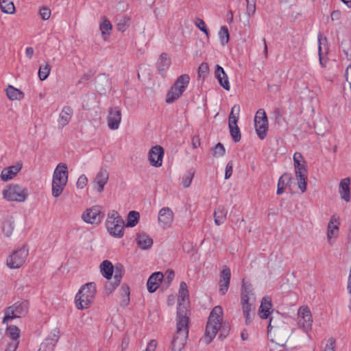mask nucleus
Returning <instances> with one entry per match:
<instances>
[{
  "label": "nucleus",
  "mask_w": 351,
  "mask_h": 351,
  "mask_svg": "<svg viewBox=\"0 0 351 351\" xmlns=\"http://www.w3.org/2000/svg\"><path fill=\"white\" fill-rule=\"evenodd\" d=\"M230 330L228 322H223V309L220 306H215L211 311L206 326L204 341L209 344L219 332L221 340L227 337Z\"/></svg>",
  "instance_id": "1"
},
{
  "label": "nucleus",
  "mask_w": 351,
  "mask_h": 351,
  "mask_svg": "<svg viewBox=\"0 0 351 351\" xmlns=\"http://www.w3.org/2000/svg\"><path fill=\"white\" fill-rule=\"evenodd\" d=\"M191 311L180 306L176 312V331L171 341L173 351H182L188 339Z\"/></svg>",
  "instance_id": "2"
},
{
  "label": "nucleus",
  "mask_w": 351,
  "mask_h": 351,
  "mask_svg": "<svg viewBox=\"0 0 351 351\" xmlns=\"http://www.w3.org/2000/svg\"><path fill=\"white\" fill-rule=\"evenodd\" d=\"M256 297L253 285L250 282L245 281V278H243L241 288V303L247 325L250 324L254 319L255 314L253 306Z\"/></svg>",
  "instance_id": "3"
},
{
  "label": "nucleus",
  "mask_w": 351,
  "mask_h": 351,
  "mask_svg": "<svg viewBox=\"0 0 351 351\" xmlns=\"http://www.w3.org/2000/svg\"><path fill=\"white\" fill-rule=\"evenodd\" d=\"M97 289L93 282L82 285L75 297V305L78 310L88 308L93 303Z\"/></svg>",
  "instance_id": "4"
},
{
  "label": "nucleus",
  "mask_w": 351,
  "mask_h": 351,
  "mask_svg": "<svg viewBox=\"0 0 351 351\" xmlns=\"http://www.w3.org/2000/svg\"><path fill=\"white\" fill-rule=\"evenodd\" d=\"M69 171L66 163L60 162L56 167L52 178L51 193L58 197L63 192L68 182Z\"/></svg>",
  "instance_id": "5"
},
{
  "label": "nucleus",
  "mask_w": 351,
  "mask_h": 351,
  "mask_svg": "<svg viewBox=\"0 0 351 351\" xmlns=\"http://www.w3.org/2000/svg\"><path fill=\"white\" fill-rule=\"evenodd\" d=\"M293 164L295 174L298 181V186L302 193L306 192L307 186V167L303 156L300 152H295L293 154Z\"/></svg>",
  "instance_id": "6"
},
{
  "label": "nucleus",
  "mask_w": 351,
  "mask_h": 351,
  "mask_svg": "<svg viewBox=\"0 0 351 351\" xmlns=\"http://www.w3.org/2000/svg\"><path fill=\"white\" fill-rule=\"evenodd\" d=\"M190 82V76L188 74L180 75L166 94L165 101L172 104L178 99L186 90Z\"/></svg>",
  "instance_id": "7"
},
{
  "label": "nucleus",
  "mask_w": 351,
  "mask_h": 351,
  "mask_svg": "<svg viewBox=\"0 0 351 351\" xmlns=\"http://www.w3.org/2000/svg\"><path fill=\"white\" fill-rule=\"evenodd\" d=\"M125 222L121 216L116 210L108 213L106 220V227L109 234L116 238H121L124 235Z\"/></svg>",
  "instance_id": "8"
},
{
  "label": "nucleus",
  "mask_w": 351,
  "mask_h": 351,
  "mask_svg": "<svg viewBox=\"0 0 351 351\" xmlns=\"http://www.w3.org/2000/svg\"><path fill=\"white\" fill-rule=\"evenodd\" d=\"M29 308V302L27 300L21 299L14 302L5 308L3 323H8L15 318L25 317L28 313Z\"/></svg>",
  "instance_id": "9"
},
{
  "label": "nucleus",
  "mask_w": 351,
  "mask_h": 351,
  "mask_svg": "<svg viewBox=\"0 0 351 351\" xmlns=\"http://www.w3.org/2000/svg\"><path fill=\"white\" fill-rule=\"evenodd\" d=\"M3 197L9 202H24L28 196L27 189L19 184H10L3 189Z\"/></svg>",
  "instance_id": "10"
},
{
  "label": "nucleus",
  "mask_w": 351,
  "mask_h": 351,
  "mask_svg": "<svg viewBox=\"0 0 351 351\" xmlns=\"http://www.w3.org/2000/svg\"><path fill=\"white\" fill-rule=\"evenodd\" d=\"M29 254L27 244L14 250L6 260L7 266L10 269L20 268L25 262Z\"/></svg>",
  "instance_id": "11"
},
{
  "label": "nucleus",
  "mask_w": 351,
  "mask_h": 351,
  "mask_svg": "<svg viewBox=\"0 0 351 351\" xmlns=\"http://www.w3.org/2000/svg\"><path fill=\"white\" fill-rule=\"evenodd\" d=\"M104 217V213L99 206H93L83 212L82 219L87 223L97 225L101 223Z\"/></svg>",
  "instance_id": "12"
},
{
  "label": "nucleus",
  "mask_w": 351,
  "mask_h": 351,
  "mask_svg": "<svg viewBox=\"0 0 351 351\" xmlns=\"http://www.w3.org/2000/svg\"><path fill=\"white\" fill-rule=\"evenodd\" d=\"M298 325L306 330L311 329L313 317L308 306H302L298 310Z\"/></svg>",
  "instance_id": "13"
},
{
  "label": "nucleus",
  "mask_w": 351,
  "mask_h": 351,
  "mask_svg": "<svg viewBox=\"0 0 351 351\" xmlns=\"http://www.w3.org/2000/svg\"><path fill=\"white\" fill-rule=\"evenodd\" d=\"M164 149L160 145L152 147L148 153V160L151 165L160 167L162 164V158L164 156Z\"/></svg>",
  "instance_id": "14"
},
{
  "label": "nucleus",
  "mask_w": 351,
  "mask_h": 351,
  "mask_svg": "<svg viewBox=\"0 0 351 351\" xmlns=\"http://www.w3.org/2000/svg\"><path fill=\"white\" fill-rule=\"evenodd\" d=\"M108 125L111 130L119 128L121 121V110L120 107L110 108L107 117Z\"/></svg>",
  "instance_id": "15"
},
{
  "label": "nucleus",
  "mask_w": 351,
  "mask_h": 351,
  "mask_svg": "<svg viewBox=\"0 0 351 351\" xmlns=\"http://www.w3.org/2000/svg\"><path fill=\"white\" fill-rule=\"evenodd\" d=\"M231 271L228 267L223 268L220 272L219 281V293L225 295L230 285Z\"/></svg>",
  "instance_id": "16"
},
{
  "label": "nucleus",
  "mask_w": 351,
  "mask_h": 351,
  "mask_svg": "<svg viewBox=\"0 0 351 351\" xmlns=\"http://www.w3.org/2000/svg\"><path fill=\"white\" fill-rule=\"evenodd\" d=\"M174 215L171 208L163 207L158 213V223L164 229L169 228L173 221Z\"/></svg>",
  "instance_id": "17"
},
{
  "label": "nucleus",
  "mask_w": 351,
  "mask_h": 351,
  "mask_svg": "<svg viewBox=\"0 0 351 351\" xmlns=\"http://www.w3.org/2000/svg\"><path fill=\"white\" fill-rule=\"evenodd\" d=\"M189 298V293L188 290L187 285L185 282L182 281L180 284V289L178 291V306L177 311L180 306H184L187 311H190L189 302L185 303L186 300H188Z\"/></svg>",
  "instance_id": "18"
},
{
  "label": "nucleus",
  "mask_w": 351,
  "mask_h": 351,
  "mask_svg": "<svg viewBox=\"0 0 351 351\" xmlns=\"http://www.w3.org/2000/svg\"><path fill=\"white\" fill-rule=\"evenodd\" d=\"M22 167V162H19L15 165L4 168L1 173V179L4 182L12 180L21 170Z\"/></svg>",
  "instance_id": "19"
},
{
  "label": "nucleus",
  "mask_w": 351,
  "mask_h": 351,
  "mask_svg": "<svg viewBox=\"0 0 351 351\" xmlns=\"http://www.w3.org/2000/svg\"><path fill=\"white\" fill-rule=\"evenodd\" d=\"M164 278V275L160 271L153 273L147 280V287L149 293H154L159 287Z\"/></svg>",
  "instance_id": "20"
},
{
  "label": "nucleus",
  "mask_w": 351,
  "mask_h": 351,
  "mask_svg": "<svg viewBox=\"0 0 351 351\" xmlns=\"http://www.w3.org/2000/svg\"><path fill=\"white\" fill-rule=\"evenodd\" d=\"M350 182V178H346L342 179L339 183V193L341 198L346 202H350L351 200Z\"/></svg>",
  "instance_id": "21"
},
{
  "label": "nucleus",
  "mask_w": 351,
  "mask_h": 351,
  "mask_svg": "<svg viewBox=\"0 0 351 351\" xmlns=\"http://www.w3.org/2000/svg\"><path fill=\"white\" fill-rule=\"evenodd\" d=\"M271 299L269 296H265L261 303L258 315L261 319H267L273 311Z\"/></svg>",
  "instance_id": "22"
},
{
  "label": "nucleus",
  "mask_w": 351,
  "mask_h": 351,
  "mask_svg": "<svg viewBox=\"0 0 351 351\" xmlns=\"http://www.w3.org/2000/svg\"><path fill=\"white\" fill-rule=\"evenodd\" d=\"M215 77L218 80L219 84L226 90H230V85L227 74L222 66L216 65L215 71Z\"/></svg>",
  "instance_id": "23"
},
{
  "label": "nucleus",
  "mask_w": 351,
  "mask_h": 351,
  "mask_svg": "<svg viewBox=\"0 0 351 351\" xmlns=\"http://www.w3.org/2000/svg\"><path fill=\"white\" fill-rule=\"evenodd\" d=\"M171 59L168 58V55L167 53H162L160 55L159 59L156 63V67L158 71V73L161 76H165L167 71L169 69L171 65Z\"/></svg>",
  "instance_id": "24"
},
{
  "label": "nucleus",
  "mask_w": 351,
  "mask_h": 351,
  "mask_svg": "<svg viewBox=\"0 0 351 351\" xmlns=\"http://www.w3.org/2000/svg\"><path fill=\"white\" fill-rule=\"evenodd\" d=\"M108 180V173L106 169H101L97 173L95 179V189L98 192L104 191V186L106 184Z\"/></svg>",
  "instance_id": "25"
},
{
  "label": "nucleus",
  "mask_w": 351,
  "mask_h": 351,
  "mask_svg": "<svg viewBox=\"0 0 351 351\" xmlns=\"http://www.w3.org/2000/svg\"><path fill=\"white\" fill-rule=\"evenodd\" d=\"M73 114V110L70 106H64L60 113L58 123L62 127L66 126L71 121Z\"/></svg>",
  "instance_id": "26"
},
{
  "label": "nucleus",
  "mask_w": 351,
  "mask_h": 351,
  "mask_svg": "<svg viewBox=\"0 0 351 351\" xmlns=\"http://www.w3.org/2000/svg\"><path fill=\"white\" fill-rule=\"evenodd\" d=\"M291 180V174L289 173H284L278 179L276 194H282L285 192L287 186L290 184Z\"/></svg>",
  "instance_id": "27"
},
{
  "label": "nucleus",
  "mask_w": 351,
  "mask_h": 351,
  "mask_svg": "<svg viewBox=\"0 0 351 351\" xmlns=\"http://www.w3.org/2000/svg\"><path fill=\"white\" fill-rule=\"evenodd\" d=\"M114 282L113 283H110L109 285H112V288L111 290H114L120 284L121 279L124 275L125 270L122 264L117 263L116 264L114 269Z\"/></svg>",
  "instance_id": "28"
},
{
  "label": "nucleus",
  "mask_w": 351,
  "mask_h": 351,
  "mask_svg": "<svg viewBox=\"0 0 351 351\" xmlns=\"http://www.w3.org/2000/svg\"><path fill=\"white\" fill-rule=\"evenodd\" d=\"M228 210L223 206H219L214 211V221L217 226L223 224L226 220Z\"/></svg>",
  "instance_id": "29"
},
{
  "label": "nucleus",
  "mask_w": 351,
  "mask_h": 351,
  "mask_svg": "<svg viewBox=\"0 0 351 351\" xmlns=\"http://www.w3.org/2000/svg\"><path fill=\"white\" fill-rule=\"evenodd\" d=\"M339 219L332 215L327 227V237L330 240L332 236H337L339 230Z\"/></svg>",
  "instance_id": "30"
},
{
  "label": "nucleus",
  "mask_w": 351,
  "mask_h": 351,
  "mask_svg": "<svg viewBox=\"0 0 351 351\" xmlns=\"http://www.w3.org/2000/svg\"><path fill=\"white\" fill-rule=\"evenodd\" d=\"M138 246L142 250H147L153 245V239L145 233L138 234L136 238Z\"/></svg>",
  "instance_id": "31"
},
{
  "label": "nucleus",
  "mask_w": 351,
  "mask_h": 351,
  "mask_svg": "<svg viewBox=\"0 0 351 351\" xmlns=\"http://www.w3.org/2000/svg\"><path fill=\"white\" fill-rule=\"evenodd\" d=\"M6 95L11 101L21 100L24 98L25 95L21 90L8 85L6 88Z\"/></svg>",
  "instance_id": "32"
},
{
  "label": "nucleus",
  "mask_w": 351,
  "mask_h": 351,
  "mask_svg": "<svg viewBox=\"0 0 351 351\" xmlns=\"http://www.w3.org/2000/svg\"><path fill=\"white\" fill-rule=\"evenodd\" d=\"M100 269L101 273L105 278L108 280L112 278L114 273V266L110 261H104L100 265Z\"/></svg>",
  "instance_id": "33"
},
{
  "label": "nucleus",
  "mask_w": 351,
  "mask_h": 351,
  "mask_svg": "<svg viewBox=\"0 0 351 351\" xmlns=\"http://www.w3.org/2000/svg\"><path fill=\"white\" fill-rule=\"evenodd\" d=\"M256 132L257 134L258 137L261 140H263L266 138L267 135V131L269 128V123L268 122H261L260 123H254Z\"/></svg>",
  "instance_id": "34"
},
{
  "label": "nucleus",
  "mask_w": 351,
  "mask_h": 351,
  "mask_svg": "<svg viewBox=\"0 0 351 351\" xmlns=\"http://www.w3.org/2000/svg\"><path fill=\"white\" fill-rule=\"evenodd\" d=\"M20 333V329L15 325H10L6 328L5 335L14 342L19 341Z\"/></svg>",
  "instance_id": "35"
},
{
  "label": "nucleus",
  "mask_w": 351,
  "mask_h": 351,
  "mask_svg": "<svg viewBox=\"0 0 351 351\" xmlns=\"http://www.w3.org/2000/svg\"><path fill=\"white\" fill-rule=\"evenodd\" d=\"M0 9L5 14H13L15 12V6L11 0H0Z\"/></svg>",
  "instance_id": "36"
},
{
  "label": "nucleus",
  "mask_w": 351,
  "mask_h": 351,
  "mask_svg": "<svg viewBox=\"0 0 351 351\" xmlns=\"http://www.w3.org/2000/svg\"><path fill=\"white\" fill-rule=\"evenodd\" d=\"M239 111H240L239 106L234 105L232 108L231 112L229 115L228 126L237 125Z\"/></svg>",
  "instance_id": "37"
},
{
  "label": "nucleus",
  "mask_w": 351,
  "mask_h": 351,
  "mask_svg": "<svg viewBox=\"0 0 351 351\" xmlns=\"http://www.w3.org/2000/svg\"><path fill=\"white\" fill-rule=\"evenodd\" d=\"M60 330L58 328H54L51 330L49 336L45 339L44 341L49 343V345L56 346L60 338Z\"/></svg>",
  "instance_id": "38"
},
{
  "label": "nucleus",
  "mask_w": 351,
  "mask_h": 351,
  "mask_svg": "<svg viewBox=\"0 0 351 351\" xmlns=\"http://www.w3.org/2000/svg\"><path fill=\"white\" fill-rule=\"evenodd\" d=\"M51 69V67L47 62H46L45 64L40 65L38 73L40 80H45L49 75Z\"/></svg>",
  "instance_id": "39"
},
{
  "label": "nucleus",
  "mask_w": 351,
  "mask_h": 351,
  "mask_svg": "<svg viewBox=\"0 0 351 351\" xmlns=\"http://www.w3.org/2000/svg\"><path fill=\"white\" fill-rule=\"evenodd\" d=\"M318 55H319V64L322 67H326V63L324 62L323 57H322V45L324 44H327V38L326 37H322V34H319L318 35Z\"/></svg>",
  "instance_id": "40"
},
{
  "label": "nucleus",
  "mask_w": 351,
  "mask_h": 351,
  "mask_svg": "<svg viewBox=\"0 0 351 351\" xmlns=\"http://www.w3.org/2000/svg\"><path fill=\"white\" fill-rule=\"evenodd\" d=\"M140 218L139 213L132 210L129 213L127 220L128 227H134L138 222Z\"/></svg>",
  "instance_id": "41"
},
{
  "label": "nucleus",
  "mask_w": 351,
  "mask_h": 351,
  "mask_svg": "<svg viewBox=\"0 0 351 351\" xmlns=\"http://www.w3.org/2000/svg\"><path fill=\"white\" fill-rule=\"evenodd\" d=\"M219 36L221 44L224 46L228 43L230 40V34L227 26H222L219 30Z\"/></svg>",
  "instance_id": "42"
},
{
  "label": "nucleus",
  "mask_w": 351,
  "mask_h": 351,
  "mask_svg": "<svg viewBox=\"0 0 351 351\" xmlns=\"http://www.w3.org/2000/svg\"><path fill=\"white\" fill-rule=\"evenodd\" d=\"M195 171L193 169H190L182 176V184L184 188H188L191 184L192 180L194 178Z\"/></svg>",
  "instance_id": "43"
},
{
  "label": "nucleus",
  "mask_w": 351,
  "mask_h": 351,
  "mask_svg": "<svg viewBox=\"0 0 351 351\" xmlns=\"http://www.w3.org/2000/svg\"><path fill=\"white\" fill-rule=\"evenodd\" d=\"M230 134L234 143H238L241 139V131L238 125L228 126Z\"/></svg>",
  "instance_id": "44"
},
{
  "label": "nucleus",
  "mask_w": 351,
  "mask_h": 351,
  "mask_svg": "<svg viewBox=\"0 0 351 351\" xmlns=\"http://www.w3.org/2000/svg\"><path fill=\"white\" fill-rule=\"evenodd\" d=\"M100 30L103 36L110 34V31L112 30V26L110 21L104 18L102 23L100 24Z\"/></svg>",
  "instance_id": "45"
},
{
  "label": "nucleus",
  "mask_w": 351,
  "mask_h": 351,
  "mask_svg": "<svg viewBox=\"0 0 351 351\" xmlns=\"http://www.w3.org/2000/svg\"><path fill=\"white\" fill-rule=\"evenodd\" d=\"M209 73V66L208 63L202 62L198 68L197 74L198 77L202 79L203 80L207 77Z\"/></svg>",
  "instance_id": "46"
},
{
  "label": "nucleus",
  "mask_w": 351,
  "mask_h": 351,
  "mask_svg": "<svg viewBox=\"0 0 351 351\" xmlns=\"http://www.w3.org/2000/svg\"><path fill=\"white\" fill-rule=\"evenodd\" d=\"M261 122H268L267 117L264 109H258L254 117V123H260Z\"/></svg>",
  "instance_id": "47"
},
{
  "label": "nucleus",
  "mask_w": 351,
  "mask_h": 351,
  "mask_svg": "<svg viewBox=\"0 0 351 351\" xmlns=\"http://www.w3.org/2000/svg\"><path fill=\"white\" fill-rule=\"evenodd\" d=\"M121 289L123 291V299L121 302V306H126L130 302V288L128 286L123 285Z\"/></svg>",
  "instance_id": "48"
},
{
  "label": "nucleus",
  "mask_w": 351,
  "mask_h": 351,
  "mask_svg": "<svg viewBox=\"0 0 351 351\" xmlns=\"http://www.w3.org/2000/svg\"><path fill=\"white\" fill-rule=\"evenodd\" d=\"M226 154V149L222 143H218L213 149V156L214 157L223 156Z\"/></svg>",
  "instance_id": "49"
},
{
  "label": "nucleus",
  "mask_w": 351,
  "mask_h": 351,
  "mask_svg": "<svg viewBox=\"0 0 351 351\" xmlns=\"http://www.w3.org/2000/svg\"><path fill=\"white\" fill-rule=\"evenodd\" d=\"M247 3L246 13L248 16H252L256 12V0H245Z\"/></svg>",
  "instance_id": "50"
},
{
  "label": "nucleus",
  "mask_w": 351,
  "mask_h": 351,
  "mask_svg": "<svg viewBox=\"0 0 351 351\" xmlns=\"http://www.w3.org/2000/svg\"><path fill=\"white\" fill-rule=\"evenodd\" d=\"M14 225L12 222L6 221L3 223L2 230L4 234L9 237L13 232Z\"/></svg>",
  "instance_id": "51"
},
{
  "label": "nucleus",
  "mask_w": 351,
  "mask_h": 351,
  "mask_svg": "<svg viewBox=\"0 0 351 351\" xmlns=\"http://www.w3.org/2000/svg\"><path fill=\"white\" fill-rule=\"evenodd\" d=\"M195 25L202 32H203L207 36H208V29L207 28L205 22L202 19L197 18L195 21Z\"/></svg>",
  "instance_id": "52"
},
{
  "label": "nucleus",
  "mask_w": 351,
  "mask_h": 351,
  "mask_svg": "<svg viewBox=\"0 0 351 351\" xmlns=\"http://www.w3.org/2000/svg\"><path fill=\"white\" fill-rule=\"evenodd\" d=\"M39 14L43 20H48L51 16V10L45 6L42 7L39 10Z\"/></svg>",
  "instance_id": "53"
},
{
  "label": "nucleus",
  "mask_w": 351,
  "mask_h": 351,
  "mask_svg": "<svg viewBox=\"0 0 351 351\" xmlns=\"http://www.w3.org/2000/svg\"><path fill=\"white\" fill-rule=\"evenodd\" d=\"M163 275V279H165L167 285H170L175 277V273L173 269H168Z\"/></svg>",
  "instance_id": "54"
},
{
  "label": "nucleus",
  "mask_w": 351,
  "mask_h": 351,
  "mask_svg": "<svg viewBox=\"0 0 351 351\" xmlns=\"http://www.w3.org/2000/svg\"><path fill=\"white\" fill-rule=\"evenodd\" d=\"M88 183V179L85 175H81L77 181L76 186L79 189H84Z\"/></svg>",
  "instance_id": "55"
},
{
  "label": "nucleus",
  "mask_w": 351,
  "mask_h": 351,
  "mask_svg": "<svg viewBox=\"0 0 351 351\" xmlns=\"http://www.w3.org/2000/svg\"><path fill=\"white\" fill-rule=\"evenodd\" d=\"M54 348L53 346L49 345L47 341H43L40 346L38 351H53Z\"/></svg>",
  "instance_id": "56"
},
{
  "label": "nucleus",
  "mask_w": 351,
  "mask_h": 351,
  "mask_svg": "<svg viewBox=\"0 0 351 351\" xmlns=\"http://www.w3.org/2000/svg\"><path fill=\"white\" fill-rule=\"evenodd\" d=\"M130 21V18H126L125 17L123 19V23H119L118 25H117V29L119 31H121V32H125L128 27V25H127V22H128Z\"/></svg>",
  "instance_id": "57"
},
{
  "label": "nucleus",
  "mask_w": 351,
  "mask_h": 351,
  "mask_svg": "<svg viewBox=\"0 0 351 351\" xmlns=\"http://www.w3.org/2000/svg\"><path fill=\"white\" fill-rule=\"evenodd\" d=\"M232 164L231 162H229L226 167V173H225V179H228L232 174Z\"/></svg>",
  "instance_id": "58"
},
{
  "label": "nucleus",
  "mask_w": 351,
  "mask_h": 351,
  "mask_svg": "<svg viewBox=\"0 0 351 351\" xmlns=\"http://www.w3.org/2000/svg\"><path fill=\"white\" fill-rule=\"evenodd\" d=\"M201 145L200 138L199 136H194L191 139V145L193 149H197Z\"/></svg>",
  "instance_id": "59"
},
{
  "label": "nucleus",
  "mask_w": 351,
  "mask_h": 351,
  "mask_svg": "<svg viewBox=\"0 0 351 351\" xmlns=\"http://www.w3.org/2000/svg\"><path fill=\"white\" fill-rule=\"evenodd\" d=\"M345 77L346 80L349 83L350 87L351 88V64H350L346 68Z\"/></svg>",
  "instance_id": "60"
},
{
  "label": "nucleus",
  "mask_w": 351,
  "mask_h": 351,
  "mask_svg": "<svg viewBox=\"0 0 351 351\" xmlns=\"http://www.w3.org/2000/svg\"><path fill=\"white\" fill-rule=\"evenodd\" d=\"M329 344H328L324 351H335V340L333 338L329 339Z\"/></svg>",
  "instance_id": "61"
},
{
  "label": "nucleus",
  "mask_w": 351,
  "mask_h": 351,
  "mask_svg": "<svg viewBox=\"0 0 351 351\" xmlns=\"http://www.w3.org/2000/svg\"><path fill=\"white\" fill-rule=\"evenodd\" d=\"M157 341L154 339H152L148 343L145 351H155Z\"/></svg>",
  "instance_id": "62"
},
{
  "label": "nucleus",
  "mask_w": 351,
  "mask_h": 351,
  "mask_svg": "<svg viewBox=\"0 0 351 351\" xmlns=\"http://www.w3.org/2000/svg\"><path fill=\"white\" fill-rule=\"evenodd\" d=\"M19 341L9 343L4 351H16L18 346H19Z\"/></svg>",
  "instance_id": "63"
},
{
  "label": "nucleus",
  "mask_w": 351,
  "mask_h": 351,
  "mask_svg": "<svg viewBox=\"0 0 351 351\" xmlns=\"http://www.w3.org/2000/svg\"><path fill=\"white\" fill-rule=\"evenodd\" d=\"M341 16V13L339 10H333L331 12L330 17L332 21H337L339 20Z\"/></svg>",
  "instance_id": "64"
}]
</instances>
